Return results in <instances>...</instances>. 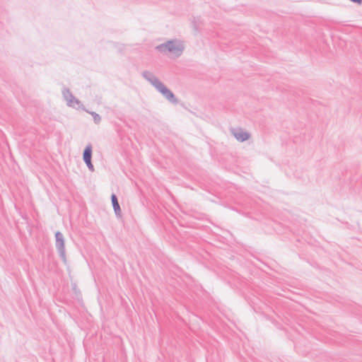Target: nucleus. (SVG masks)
Instances as JSON below:
<instances>
[{
    "instance_id": "1",
    "label": "nucleus",
    "mask_w": 362,
    "mask_h": 362,
    "mask_svg": "<svg viewBox=\"0 0 362 362\" xmlns=\"http://www.w3.org/2000/svg\"><path fill=\"white\" fill-rule=\"evenodd\" d=\"M142 76L148 81L163 96L173 105L179 103L175 94L168 88L153 73L148 71L142 72Z\"/></svg>"
},
{
    "instance_id": "8",
    "label": "nucleus",
    "mask_w": 362,
    "mask_h": 362,
    "mask_svg": "<svg viewBox=\"0 0 362 362\" xmlns=\"http://www.w3.org/2000/svg\"><path fill=\"white\" fill-rule=\"evenodd\" d=\"M95 124H99L101 121V117L95 112H90Z\"/></svg>"
},
{
    "instance_id": "2",
    "label": "nucleus",
    "mask_w": 362,
    "mask_h": 362,
    "mask_svg": "<svg viewBox=\"0 0 362 362\" xmlns=\"http://www.w3.org/2000/svg\"><path fill=\"white\" fill-rule=\"evenodd\" d=\"M156 49L160 53H170L175 57H178L182 54L185 47L182 41L175 39L168 40L163 44L157 45Z\"/></svg>"
},
{
    "instance_id": "5",
    "label": "nucleus",
    "mask_w": 362,
    "mask_h": 362,
    "mask_svg": "<svg viewBox=\"0 0 362 362\" xmlns=\"http://www.w3.org/2000/svg\"><path fill=\"white\" fill-rule=\"evenodd\" d=\"M233 135L239 141H245L250 137V134L243 131L242 129H238L233 131Z\"/></svg>"
},
{
    "instance_id": "7",
    "label": "nucleus",
    "mask_w": 362,
    "mask_h": 362,
    "mask_svg": "<svg viewBox=\"0 0 362 362\" xmlns=\"http://www.w3.org/2000/svg\"><path fill=\"white\" fill-rule=\"evenodd\" d=\"M92 151H93L92 145H91V144H88L86 146V148L83 151V160L84 163L91 160Z\"/></svg>"
},
{
    "instance_id": "3",
    "label": "nucleus",
    "mask_w": 362,
    "mask_h": 362,
    "mask_svg": "<svg viewBox=\"0 0 362 362\" xmlns=\"http://www.w3.org/2000/svg\"><path fill=\"white\" fill-rule=\"evenodd\" d=\"M55 240H56V248L59 252V257L62 260L66 263V250L64 245V238L63 234L60 231H57L55 233Z\"/></svg>"
},
{
    "instance_id": "4",
    "label": "nucleus",
    "mask_w": 362,
    "mask_h": 362,
    "mask_svg": "<svg viewBox=\"0 0 362 362\" xmlns=\"http://www.w3.org/2000/svg\"><path fill=\"white\" fill-rule=\"evenodd\" d=\"M64 98L67 101V105L70 107L74 106V103L78 104L79 100L76 99L68 88H64L62 90Z\"/></svg>"
},
{
    "instance_id": "9",
    "label": "nucleus",
    "mask_w": 362,
    "mask_h": 362,
    "mask_svg": "<svg viewBox=\"0 0 362 362\" xmlns=\"http://www.w3.org/2000/svg\"><path fill=\"white\" fill-rule=\"evenodd\" d=\"M85 163L86 164V165H87L88 168L90 171H92V172H93V171H94V166H93V165L92 164L91 160H90V161H87V162H86Z\"/></svg>"
},
{
    "instance_id": "6",
    "label": "nucleus",
    "mask_w": 362,
    "mask_h": 362,
    "mask_svg": "<svg viewBox=\"0 0 362 362\" xmlns=\"http://www.w3.org/2000/svg\"><path fill=\"white\" fill-rule=\"evenodd\" d=\"M111 201H112V204L115 215L117 217H121L122 216V211H121L120 206H119L118 200H117V197L115 194H112Z\"/></svg>"
}]
</instances>
